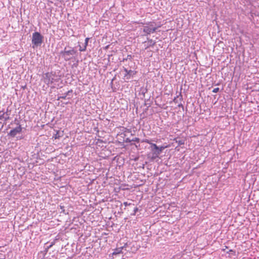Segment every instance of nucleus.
Wrapping results in <instances>:
<instances>
[{
  "instance_id": "9b49d317",
  "label": "nucleus",
  "mask_w": 259,
  "mask_h": 259,
  "mask_svg": "<svg viewBox=\"0 0 259 259\" xmlns=\"http://www.w3.org/2000/svg\"><path fill=\"white\" fill-rule=\"evenodd\" d=\"M174 140L176 141V142L178 143L179 145H184L185 144V141L184 140H176V139H175Z\"/></svg>"
},
{
  "instance_id": "39448f33",
  "label": "nucleus",
  "mask_w": 259,
  "mask_h": 259,
  "mask_svg": "<svg viewBox=\"0 0 259 259\" xmlns=\"http://www.w3.org/2000/svg\"><path fill=\"white\" fill-rule=\"evenodd\" d=\"M22 127L20 125L15 127V128L11 130L9 135L13 137H14L17 134L20 133L22 132Z\"/></svg>"
},
{
  "instance_id": "0eeeda50",
  "label": "nucleus",
  "mask_w": 259,
  "mask_h": 259,
  "mask_svg": "<svg viewBox=\"0 0 259 259\" xmlns=\"http://www.w3.org/2000/svg\"><path fill=\"white\" fill-rule=\"evenodd\" d=\"M152 147H153L154 150H155L158 154H160L164 149L169 147V145L158 147L155 144H152Z\"/></svg>"
},
{
  "instance_id": "4468645a",
  "label": "nucleus",
  "mask_w": 259,
  "mask_h": 259,
  "mask_svg": "<svg viewBox=\"0 0 259 259\" xmlns=\"http://www.w3.org/2000/svg\"><path fill=\"white\" fill-rule=\"evenodd\" d=\"M66 97V96L60 97L58 98V100H59L60 99H65Z\"/></svg>"
},
{
  "instance_id": "f3484780",
  "label": "nucleus",
  "mask_w": 259,
  "mask_h": 259,
  "mask_svg": "<svg viewBox=\"0 0 259 259\" xmlns=\"http://www.w3.org/2000/svg\"><path fill=\"white\" fill-rule=\"evenodd\" d=\"M149 41H150V42H153L152 39H150Z\"/></svg>"
},
{
  "instance_id": "f03ea898",
  "label": "nucleus",
  "mask_w": 259,
  "mask_h": 259,
  "mask_svg": "<svg viewBox=\"0 0 259 259\" xmlns=\"http://www.w3.org/2000/svg\"><path fill=\"white\" fill-rule=\"evenodd\" d=\"M154 22H151L146 23V25L144 26L143 31L147 34H150L155 32L157 28L160 27V26L157 27L154 26Z\"/></svg>"
},
{
  "instance_id": "ddd939ff",
  "label": "nucleus",
  "mask_w": 259,
  "mask_h": 259,
  "mask_svg": "<svg viewBox=\"0 0 259 259\" xmlns=\"http://www.w3.org/2000/svg\"><path fill=\"white\" fill-rule=\"evenodd\" d=\"M144 142L152 145V143L149 140H145Z\"/></svg>"
},
{
  "instance_id": "f8f14e48",
  "label": "nucleus",
  "mask_w": 259,
  "mask_h": 259,
  "mask_svg": "<svg viewBox=\"0 0 259 259\" xmlns=\"http://www.w3.org/2000/svg\"><path fill=\"white\" fill-rule=\"evenodd\" d=\"M219 90H220V89L219 88H216L213 89V90H212V92L214 93H217L219 91Z\"/></svg>"
},
{
  "instance_id": "a211bd4d",
  "label": "nucleus",
  "mask_w": 259,
  "mask_h": 259,
  "mask_svg": "<svg viewBox=\"0 0 259 259\" xmlns=\"http://www.w3.org/2000/svg\"><path fill=\"white\" fill-rule=\"evenodd\" d=\"M155 44V42H154L153 43V44H152V46H154Z\"/></svg>"
},
{
  "instance_id": "1a4fd4ad",
  "label": "nucleus",
  "mask_w": 259,
  "mask_h": 259,
  "mask_svg": "<svg viewBox=\"0 0 259 259\" xmlns=\"http://www.w3.org/2000/svg\"><path fill=\"white\" fill-rule=\"evenodd\" d=\"M89 39L90 38L89 37H87L85 39V42H84V45L83 47L82 48V47H80L79 51L80 52H84L86 50L87 47L88 45V42H89Z\"/></svg>"
},
{
  "instance_id": "dca6fc26",
  "label": "nucleus",
  "mask_w": 259,
  "mask_h": 259,
  "mask_svg": "<svg viewBox=\"0 0 259 259\" xmlns=\"http://www.w3.org/2000/svg\"><path fill=\"white\" fill-rule=\"evenodd\" d=\"M54 245V243L51 244V245L49 246V248L51 247Z\"/></svg>"
},
{
  "instance_id": "7ed1b4c3",
  "label": "nucleus",
  "mask_w": 259,
  "mask_h": 259,
  "mask_svg": "<svg viewBox=\"0 0 259 259\" xmlns=\"http://www.w3.org/2000/svg\"><path fill=\"white\" fill-rule=\"evenodd\" d=\"M76 53V51H75L74 49H72L69 51H62L61 54L62 55V57L64 59L65 61H68L71 59V56L74 55Z\"/></svg>"
},
{
  "instance_id": "423d86ee",
  "label": "nucleus",
  "mask_w": 259,
  "mask_h": 259,
  "mask_svg": "<svg viewBox=\"0 0 259 259\" xmlns=\"http://www.w3.org/2000/svg\"><path fill=\"white\" fill-rule=\"evenodd\" d=\"M124 71L125 72L124 79H129L131 76L134 75L136 74V71H134L131 70H128L126 68H124Z\"/></svg>"
},
{
  "instance_id": "20e7f679",
  "label": "nucleus",
  "mask_w": 259,
  "mask_h": 259,
  "mask_svg": "<svg viewBox=\"0 0 259 259\" xmlns=\"http://www.w3.org/2000/svg\"><path fill=\"white\" fill-rule=\"evenodd\" d=\"M55 74L53 72L46 73L45 74L44 82L47 84L53 83L54 81L57 80L55 79Z\"/></svg>"
},
{
  "instance_id": "6e6552de",
  "label": "nucleus",
  "mask_w": 259,
  "mask_h": 259,
  "mask_svg": "<svg viewBox=\"0 0 259 259\" xmlns=\"http://www.w3.org/2000/svg\"><path fill=\"white\" fill-rule=\"evenodd\" d=\"M152 150L153 151V153L152 154H148V157L151 160H153L158 158L159 154L155 150H154L153 148H152Z\"/></svg>"
},
{
  "instance_id": "9d476101",
  "label": "nucleus",
  "mask_w": 259,
  "mask_h": 259,
  "mask_svg": "<svg viewBox=\"0 0 259 259\" xmlns=\"http://www.w3.org/2000/svg\"><path fill=\"white\" fill-rule=\"evenodd\" d=\"M123 248V247L116 248L112 253L113 255H116L117 254H119V253H121Z\"/></svg>"
},
{
  "instance_id": "2eb2a0df",
  "label": "nucleus",
  "mask_w": 259,
  "mask_h": 259,
  "mask_svg": "<svg viewBox=\"0 0 259 259\" xmlns=\"http://www.w3.org/2000/svg\"><path fill=\"white\" fill-rule=\"evenodd\" d=\"M3 115H0V120L3 119Z\"/></svg>"
},
{
  "instance_id": "f257e3e1",
  "label": "nucleus",
  "mask_w": 259,
  "mask_h": 259,
  "mask_svg": "<svg viewBox=\"0 0 259 259\" xmlns=\"http://www.w3.org/2000/svg\"><path fill=\"white\" fill-rule=\"evenodd\" d=\"M43 36L39 32H35L32 34V43L35 46L40 45L43 41Z\"/></svg>"
}]
</instances>
